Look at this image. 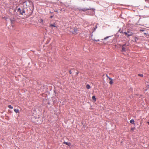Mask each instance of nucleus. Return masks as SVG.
<instances>
[{"label":"nucleus","mask_w":149,"mask_h":149,"mask_svg":"<svg viewBox=\"0 0 149 149\" xmlns=\"http://www.w3.org/2000/svg\"><path fill=\"white\" fill-rule=\"evenodd\" d=\"M79 31L78 29L75 27L71 28L70 29V31L74 34H77L78 31Z\"/></svg>","instance_id":"f257e3e1"},{"label":"nucleus","mask_w":149,"mask_h":149,"mask_svg":"<svg viewBox=\"0 0 149 149\" xmlns=\"http://www.w3.org/2000/svg\"><path fill=\"white\" fill-rule=\"evenodd\" d=\"M124 33L127 37H129L130 36H132L133 34L132 32L130 31H128L127 32H124Z\"/></svg>","instance_id":"f03ea898"},{"label":"nucleus","mask_w":149,"mask_h":149,"mask_svg":"<svg viewBox=\"0 0 149 149\" xmlns=\"http://www.w3.org/2000/svg\"><path fill=\"white\" fill-rule=\"evenodd\" d=\"M17 11L18 12H19L21 15H23L24 13H25V11L24 10H22L20 8H19L18 9Z\"/></svg>","instance_id":"7ed1b4c3"},{"label":"nucleus","mask_w":149,"mask_h":149,"mask_svg":"<svg viewBox=\"0 0 149 149\" xmlns=\"http://www.w3.org/2000/svg\"><path fill=\"white\" fill-rule=\"evenodd\" d=\"M88 10H89V12H90L91 13L90 14H93L94 13V9L92 8L90 9H88Z\"/></svg>","instance_id":"20e7f679"},{"label":"nucleus","mask_w":149,"mask_h":149,"mask_svg":"<svg viewBox=\"0 0 149 149\" xmlns=\"http://www.w3.org/2000/svg\"><path fill=\"white\" fill-rule=\"evenodd\" d=\"M107 77L110 80V81L109 82V83L110 84H112L113 83L112 79L111 78H110V77H109L107 76Z\"/></svg>","instance_id":"39448f33"},{"label":"nucleus","mask_w":149,"mask_h":149,"mask_svg":"<svg viewBox=\"0 0 149 149\" xmlns=\"http://www.w3.org/2000/svg\"><path fill=\"white\" fill-rule=\"evenodd\" d=\"M125 44L123 45L122 46V51L123 52L125 51V48L124 46L125 45Z\"/></svg>","instance_id":"423d86ee"},{"label":"nucleus","mask_w":149,"mask_h":149,"mask_svg":"<svg viewBox=\"0 0 149 149\" xmlns=\"http://www.w3.org/2000/svg\"><path fill=\"white\" fill-rule=\"evenodd\" d=\"M63 143L65 144L66 145H68V146H70L71 145V143L70 142H68L65 141H64L63 142Z\"/></svg>","instance_id":"0eeeda50"},{"label":"nucleus","mask_w":149,"mask_h":149,"mask_svg":"<svg viewBox=\"0 0 149 149\" xmlns=\"http://www.w3.org/2000/svg\"><path fill=\"white\" fill-rule=\"evenodd\" d=\"M130 123L133 124H134L135 123H134V120L133 119H132V120H131L130 121Z\"/></svg>","instance_id":"6e6552de"},{"label":"nucleus","mask_w":149,"mask_h":149,"mask_svg":"<svg viewBox=\"0 0 149 149\" xmlns=\"http://www.w3.org/2000/svg\"><path fill=\"white\" fill-rule=\"evenodd\" d=\"M86 88L88 89H89L91 87L90 85L88 84H87L86 86Z\"/></svg>","instance_id":"1a4fd4ad"},{"label":"nucleus","mask_w":149,"mask_h":149,"mask_svg":"<svg viewBox=\"0 0 149 149\" xmlns=\"http://www.w3.org/2000/svg\"><path fill=\"white\" fill-rule=\"evenodd\" d=\"M14 111L16 113H19V111L18 109H15Z\"/></svg>","instance_id":"9d476101"},{"label":"nucleus","mask_w":149,"mask_h":149,"mask_svg":"<svg viewBox=\"0 0 149 149\" xmlns=\"http://www.w3.org/2000/svg\"><path fill=\"white\" fill-rule=\"evenodd\" d=\"M92 98L93 100L94 101H96V99L95 96H93L92 97Z\"/></svg>","instance_id":"9b49d317"},{"label":"nucleus","mask_w":149,"mask_h":149,"mask_svg":"<svg viewBox=\"0 0 149 149\" xmlns=\"http://www.w3.org/2000/svg\"><path fill=\"white\" fill-rule=\"evenodd\" d=\"M10 20L11 21V24H12L13 23V22L15 21V19H10Z\"/></svg>","instance_id":"f8f14e48"},{"label":"nucleus","mask_w":149,"mask_h":149,"mask_svg":"<svg viewBox=\"0 0 149 149\" xmlns=\"http://www.w3.org/2000/svg\"><path fill=\"white\" fill-rule=\"evenodd\" d=\"M8 107L10 108V109H13V107L11 105H9L8 106Z\"/></svg>","instance_id":"ddd939ff"},{"label":"nucleus","mask_w":149,"mask_h":149,"mask_svg":"<svg viewBox=\"0 0 149 149\" xmlns=\"http://www.w3.org/2000/svg\"><path fill=\"white\" fill-rule=\"evenodd\" d=\"M50 26H53V27H56L54 24H50Z\"/></svg>","instance_id":"4468645a"},{"label":"nucleus","mask_w":149,"mask_h":149,"mask_svg":"<svg viewBox=\"0 0 149 149\" xmlns=\"http://www.w3.org/2000/svg\"><path fill=\"white\" fill-rule=\"evenodd\" d=\"M97 28V27L96 26L95 27L93 28V32L94 31L96 30V29Z\"/></svg>","instance_id":"2eb2a0df"},{"label":"nucleus","mask_w":149,"mask_h":149,"mask_svg":"<svg viewBox=\"0 0 149 149\" xmlns=\"http://www.w3.org/2000/svg\"><path fill=\"white\" fill-rule=\"evenodd\" d=\"M138 75L142 77H143V75L142 74H139Z\"/></svg>","instance_id":"dca6fc26"},{"label":"nucleus","mask_w":149,"mask_h":149,"mask_svg":"<svg viewBox=\"0 0 149 149\" xmlns=\"http://www.w3.org/2000/svg\"><path fill=\"white\" fill-rule=\"evenodd\" d=\"M135 129V127H133V128H132L131 129V130H134Z\"/></svg>","instance_id":"f3484780"},{"label":"nucleus","mask_w":149,"mask_h":149,"mask_svg":"<svg viewBox=\"0 0 149 149\" xmlns=\"http://www.w3.org/2000/svg\"><path fill=\"white\" fill-rule=\"evenodd\" d=\"M109 38V37H107L105 38L104 39V40H106L107 39V38Z\"/></svg>","instance_id":"a211bd4d"},{"label":"nucleus","mask_w":149,"mask_h":149,"mask_svg":"<svg viewBox=\"0 0 149 149\" xmlns=\"http://www.w3.org/2000/svg\"><path fill=\"white\" fill-rule=\"evenodd\" d=\"M99 40H95V41L97 42V41H99Z\"/></svg>","instance_id":"6ab92c4d"},{"label":"nucleus","mask_w":149,"mask_h":149,"mask_svg":"<svg viewBox=\"0 0 149 149\" xmlns=\"http://www.w3.org/2000/svg\"><path fill=\"white\" fill-rule=\"evenodd\" d=\"M69 73H70V74H71L72 73V72H71V71H70H70Z\"/></svg>","instance_id":"aec40b11"},{"label":"nucleus","mask_w":149,"mask_h":149,"mask_svg":"<svg viewBox=\"0 0 149 149\" xmlns=\"http://www.w3.org/2000/svg\"><path fill=\"white\" fill-rule=\"evenodd\" d=\"M40 20H41V22H43V20L42 19H40Z\"/></svg>","instance_id":"412c9836"},{"label":"nucleus","mask_w":149,"mask_h":149,"mask_svg":"<svg viewBox=\"0 0 149 149\" xmlns=\"http://www.w3.org/2000/svg\"><path fill=\"white\" fill-rule=\"evenodd\" d=\"M147 1L149 3V0H147Z\"/></svg>","instance_id":"4be33fe9"},{"label":"nucleus","mask_w":149,"mask_h":149,"mask_svg":"<svg viewBox=\"0 0 149 149\" xmlns=\"http://www.w3.org/2000/svg\"><path fill=\"white\" fill-rule=\"evenodd\" d=\"M93 41H95V40H95V39H93Z\"/></svg>","instance_id":"5701e85b"},{"label":"nucleus","mask_w":149,"mask_h":149,"mask_svg":"<svg viewBox=\"0 0 149 149\" xmlns=\"http://www.w3.org/2000/svg\"><path fill=\"white\" fill-rule=\"evenodd\" d=\"M147 123H148V125H149V122H148Z\"/></svg>","instance_id":"b1692460"},{"label":"nucleus","mask_w":149,"mask_h":149,"mask_svg":"<svg viewBox=\"0 0 149 149\" xmlns=\"http://www.w3.org/2000/svg\"><path fill=\"white\" fill-rule=\"evenodd\" d=\"M86 10H87L86 9H84V11H85Z\"/></svg>","instance_id":"393cba45"},{"label":"nucleus","mask_w":149,"mask_h":149,"mask_svg":"<svg viewBox=\"0 0 149 149\" xmlns=\"http://www.w3.org/2000/svg\"><path fill=\"white\" fill-rule=\"evenodd\" d=\"M52 17H53V16H51L50 17H51V18H52Z\"/></svg>","instance_id":"a878e982"}]
</instances>
